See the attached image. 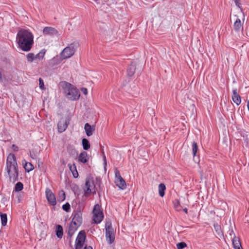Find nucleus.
<instances>
[{
    "label": "nucleus",
    "instance_id": "nucleus-46",
    "mask_svg": "<svg viewBox=\"0 0 249 249\" xmlns=\"http://www.w3.org/2000/svg\"><path fill=\"white\" fill-rule=\"evenodd\" d=\"M178 204H179V202L178 201L177 204H175V207H177Z\"/></svg>",
    "mask_w": 249,
    "mask_h": 249
},
{
    "label": "nucleus",
    "instance_id": "nucleus-8",
    "mask_svg": "<svg viewBox=\"0 0 249 249\" xmlns=\"http://www.w3.org/2000/svg\"><path fill=\"white\" fill-rule=\"evenodd\" d=\"M86 237V232L85 231H81L78 234L76 239L75 249H80L81 247H83Z\"/></svg>",
    "mask_w": 249,
    "mask_h": 249
},
{
    "label": "nucleus",
    "instance_id": "nucleus-5",
    "mask_svg": "<svg viewBox=\"0 0 249 249\" xmlns=\"http://www.w3.org/2000/svg\"><path fill=\"white\" fill-rule=\"evenodd\" d=\"M92 213L93 214V220L94 223L96 224L100 223L102 221L104 217L101 206L98 204L95 205Z\"/></svg>",
    "mask_w": 249,
    "mask_h": 249
},
{
    "label": "nucleus",
    "instance_id": "nucleus-10",
    "mask_svg": "<svg viewBox=\"0 0 249 249\" xmlns=\"http://www.w3.org/2000/svg\"><path fill=\"white\" fill-rule=\"evenodd\" d=\"M45 193L48 203L52 206H55L56 204V202L54 194L48 188L46 190Z\"/></svg>",
    "mask_w": 249,
    "mask_h": 249
},
{
    "label": "nucleus",
    "instance_id": "nucleus-24",
    "mask_svg": "<svg viewBox=\"0 0 249 249\" xmlns=\"http://www.w3.org/2000/svg\"><path fill=\"white\" fill-rule=\"evenodd\" d=\"M46 53V51L44 49L41 50L38 53L35 55L36 60L40 61L42 60L44 57Z\"/></svg>",
    "mask_w": 249,
    "mask_h": 249
},
{
    "label": "nucleus",
    "instance_id": "nucleus-1",
    "mask_svg": "<svg viewBox=\"0 0 249 249\" xmlns=\"http://www.w3.org/2000/svg\"><path fill=\"white\" fill-rule=\"evenodd\" d=\"M16 42L18 49L23 52H29L34 43V35L29 30L21 29L17 33Z\"/></svg>",
    "mask_w": 249,
    "mask_h": 249
},
{
    "label": "nucleus",
    "instance_id": "nucleus-7",
    "mask_svg": "<svg viewBox=\"0 0 249 249\" xmlns=\"http://www.w3.org/2000/svg\"><path fill=\"white\" fill-rule=\"evenodd\" d=\"M84 190L86 194L95 193V185L92 178H87Z\"/></svg>",
    "mask_w": 249,
    "mask_h": 249
},
{
    "label": "nucleus",
    "instance_id": "nucleus-32",
    "mask_svg": "<svg viewBox=\"0 0 249 249\" xmlns=\"http://www.w3.org/2000/svg\"><path fill=\"white\" fill-rule=\"evenodd\" d=\"M192 152L194 157L196 155V152L198 150V145L197 143L196 142H194L192 143Z\"/></svg>",
    "mask_w": 249,
    "mask_h": 249
},
{
    "label": "nucleus",
    "instance_id": "nucleus-18",
    "mask_svg": "<svg viewBox=\"0 0 249 249\" xmlns=\"http://www.w3.org/2000/svg\"><path fill=\"white\" fill-rule=\"evenodd\" d=\"M232 242L233 248L235 249H243L238 237L234 236V237L232 238Z\"/></svg>",
    "mask_w": 249,
    "mask_h": 249
},
{
    "label": "nucleus",
    "instance_id": "nucleus-12",
    "mask_svg": "<svg viewBox=\"0 0 249 249\" xmlns=\"http://www.w3.org/2000/svg\"><path fill=\"white\" fill-rule=\"evenodd\" d=\"M42 32L44 36H53L58 34L57 30L52 27H45L43 29Z\"/></svg>",
    "mask_w": 249,
    "mask_h": 249
},
{
    "label": "nucleus",
    "instance_id": "nucleus-33",
    "mask_svg": "<svg viewBox=\"0 0 249 249\" xmlns=\"http://www.w3.org/2000/svg\"><path fill=\"white\" fill-rule=\"evenodd\" d=\"M38 155V153L36 149H32L30 151V156L33 159H36Z\"/></svg>",
    "mask_w": 249,
    "mask_h": 249
},
{
    "label": "nucleus",
    "instance_id": "nucleus-21",
    "mask_svg": "<svg viewBox=\"0 0 249 249\" xmlns=\"http://www.w3.org/2000/svg\"><path fill=\"white\" fill-rule=\"evenodd\" d=\"M68 166L70 171L71 172L74 178H77L78 177V173L76 169V167L75 164H68Z\"/></svg>",
    "mask_w": 249,
    "mask_h": 249
},
{
    "label": "nucleus",
    "instance_id": "nucleus-2",
    "mask_svg": "<svg viewBox=\"0 0 249 249\" xmlns=\"http://www.w3.org/2000/svg\"><path fill=\"white\" fill-rule=\"evenodd\" d=\"M6 170L9 175V180L13 183L18 180V163L14 154L10 153L6 160Z\"/></svg>",
    "mask_w": 249,
    "mask_h": 249
},
{
    "label": "nucleus",
    "instance_id": "nucleus-36",
    "mask_svg": "<svg viewBox=\"0 0 249 249\" xmlns=\"http://www.w3.org/2000/svg\"><path fill=\"white\" fill-rule=\"evenodd\" d=\"M228 232L229 236L230 237L231 239L232 240L233 237H234V236H235V234L233 231V229H230Z\"/></svg>",
    "mask_w": 249,
    "mask_h": 249
},
{
    "label": "nucleus",
    "instance_id": "nucleus-14",
    "mask_svg": "<svg viewBox=\"0 0 249 249\" xmlns=\"http://www.w3.org/2000/svg\"><path fill=\"white\" fill-rule=\"evenodd\" d=\"M232 99L237 105H240L241 102V97L237 93L236 89L232 90Z\"/></svg>",
    "mask_w": 249,
    "mask_h": 249
},
{
    "label": "nucleus",
    "instance_id": "nucleus-9",
    "mask_svg": "<svg viewBox=\"0 0 249 249\" xmlns=\"http://www.w3.org/2000/svg\"><path fill=\"white\" fill-rule=\"evenodd\" d=\"M71 222L73 225L81 226L83 222L82 213L80 211H74L72 213Z\"/></svg>",
    "mask_w": 249,
    "mask_h": 249
},
{
    "label": "nucleus",
    "instance_id": "nucleus-15",
    "mask_svg": "<svg viewBox=\"0 0 249 249\" xmlns=\"http://www.w3.org/2000/svg\"><path fill=\"white\" fill-rule=\"evenodd\" d=\"M84 129L87 135L89 137L93 134V131L95 130V126H91L89 123H86L85 124Z\"/></svg>",
    "mask_w": 249,
    "mask_h": 249
},
{
    "label": "nucleus",
    "instance_id": "nucleus-22",
    "mask_svg": "<svg viewBox=\"0 0 249 249\" xmlns=\"http://www.w3.org/2000/svg\"><path fill=\"white\" fill-rule=\"evenodd\" d=\"M214 229L217 233V235L219 236V237H222L223 236V233L222 231L220 225H219L217 223H214L213 224Z\"/></svg>",
    "mask_w": 249,
    "mask_h": 249
},
{
    "label": "nucleus",
    "instance_id": "nucleus-44",
    "mask_svg": "<svg viewBox=\"0 0 249 249\" xmlns=\"http://www.w3.org/2000/svg\"><path fill=\"white\" fill-rule=\"evenodd\" d=\"M102 154L103 155L104 160L105 161H106V156H105V153H104V151L103 149H102Z\"/></svg>",
    "mask_w": 249,
    "mask_h": 249
},
{
    "label": "nucleus",
    "instance_id": "nucleus-28",
    "mask_svg": "<svg viewBox=\"0 0 249 249\" xmlns=\"http://www.w3.org/2000/svg\"><path fill=\"white\" fill-rule=\"evenodd\" d=\"M0 216L1 218V225L3 226H5L6 225L7 221V214L0 212Z\"/></svg>",
    "mask_w": 249,
    "mask_h": 249
},
{
    "label": "nucleus",
    "instance_id": "nucleus-42",
    "mask_svg": "<svg viewBox=\"0 0 249 249\" xmlns=\"http://www.w3.org/2000/svg\"><path fill=\"white\" fill-rule=\"evenodd\" d=\"M81 91L85 94L86 95L88 93V90L86 88H82L81 89Z\"/></svg>",
    "mask_w": 249,
    "mask_h": 249
},
{
    "label": "nucleus",
    "instance_id": "nucleus-17",
    "mask_svg": "<svg viewBox=\"0 0 249 249\" xmlns=\"http://www.w3.org/2000/svg\"><path fill=\"white\" fill-rule=\"evenodd\" d=\"M115 184L121 189H124L126 188V183L125 180L122 177H120V178L115 179Z\"/></svg>",
    "mask_w": 249,
    "mask_h": 249
},
{
    "label": "nucleus",
    "instance_id": "nucleus-30",
    "mask_svg": "<svg viewBox=\"0 0 249 249\" xmlns=\"http://www.w3.org/2000/svg\"><path fill=\"white\" fill-rule=\"evenodd\" d=\"M27 61L29 63H32L34 61L36 60L35 57V54L33 53H29L26 55Z\"/></svg>",
    "mask_w": 249,
    "mask_h": 249
},
{
    "label": "nucleus",
    "instance_id": "nucleus-19",
    "mask_svg": "<svg viewBox=\"0 0 249 249\" xmlns=\"http://www.w3.org/2000/svg\"><path fill=\"white\" fill-rule=\"evenodd\" d=\"M136 70V65L134 62H131L127 69V74L129 76H132Z\"/></svg>",
    "mask_w": 249,
    "mask_h": 249
},
{
    "label": "nucleus",
    "instance_id": "nucleus-35",
    "mask_svg": "<svg viewBox=\"0 0 249 249\" xmlns=\"http://www.w3.org/2000/svg\"><path fill=\"white\" fill-rule=\"evenodd\" d=\"M186 244L185 242H180L177 244L178 249H183L186 247Z\"/></svg>",
    "mask_w": 249,
    "mask_h": 249
},
{
    "label": "nucleus",
    "instance_id": "nucleus-40",
    "mask_svg": "<svg viewBox=\"0 0 249 249\" xmlns=\"http://www.w3.org/2000/svg\"><path fill=\"white\" fill-rule=\"evenodd\" d=\"M12 148L14 152H17L18 150V147L15 144H12Z\"/></svg>",
    "mask_w": 249,
    "mask_h": 249
},
{
    "label": "nucleus",
    "instance_id": "nucleus-13",
    "mask_svg": "<svg viewBox=\"0 0 249 249\" xmlns=\"http://www.w3.org/2000/svg\"><path fill=\"white\" fill-rule=\"evenodd\" d=\"M79 225H75L73 224L72 222H71L68 228V234L70 238H71L75 232L77 230L78 228L80 227Z\"/></svg>",
    "mask_w": 249,
    "mask_h": 249
},
{
    "label": "nucleus",
    "instance_id": "nucleus-29",
    "mask_svg": "<svg viewBox=\"0 0 249 249\" xmlns=\"http://www.w3.org/2000/svg\"><path fill=\"white\" fill-rule=\"evenodd\" d=\"M65 193L63 190H61L58 193V201L62 202L65 199Z\"/></svg>",
    "mask_w": 249,
    "mask_h": 249
},
{
    "label": "nucleus",
    "instance_id": "nucleus-34",
    "mask_svg": "<svg viewBox=\"0 0 249 249\" xmlns=\"http://www.w3.org/2000/svg\"><path fill=\"white\" fill-rule=\"evenodd\" d=\"M62 209L66 212H69L71 209V206L68 202H67L66 204L62 206Z\"/></svg>",
    "mask_w": 249,
    "mask_h": 249
},
{
    "label": "nucleus",
    "instance_id": "nucleus-41",
    "mask_svg": "<svg viewBox=\"0 0 249 249\" xmlns=\"http://www.w3.org/2000/svg\"><path fill=\"white\" fill-rule=\"evenodd\" d=\"M233 0L234 1L237 7H238L239 8H241L240 7L241 3H240V0Z\"/></svg>",
    "mask_w": 249,
    "mask_h": 249
},
{
    "label": "nucleus",
    "instance_id": "nucleus-39",
    "mask_svg": "<svg viewBox=\"0 0 249 249\" xmlns=\"http://www.w3.org/2000/svg\"><path fill=\"white\" fill-rule=\"evenodd\" d=\"M39 87L41 89H43L44 88V82L42 78H39Z\"/></svg>",
    "mask_w": 249,
    "mask_h": 249
},
{
    "label": "nucleus",
    "instance_id": "nucleus-4",
    "mask_svg": "<svg viewBox=\"0 0 249 249\" xmlns=\"http://www.w3.org/2000/svg\"><path fill=\"white\" fill-rule=\"evenodd\" d=\"M77 43H72L70 46L65 48L60 53L61 57L66 59L72 56L75 53L76 49L78 47Z\"/></svg>",
    "mask_w": 249,
    "mask_h": 249
},
{
    "label": "nucleus",
    "instance_id": "nucleus-31",
    "mask_svg": "<svg viewBox=\"0 0 249 249\" xmlns=\"http://www.w3.org/2000/svg\"><path fill=\"white\" fill-rule=\"evenodd\" d=\"M23 188V185L21 182H18L15 185L14 190L16 192H19Z\"/></svg>",
    "mask_w": 249,
    "mask_h": 249
},
{
    "label": "nucleus",
    "instance_id": "nucleus-11",
    "mask_svg": "<svg viewBox=\"0 0 249 249\" xmlns=\"http://www.w3.org/2000/svg\"><path fill=\"white\" fill-rule=\"evenodd\" d=\"M69 124V119L61 118L57 124L58 131L60 133L64 132L67 128Z\"/></svg>",
    "mask_w": 249,
    "mask_h": 249
},
{
    "label": "nucleus",
    "instance_id": "nucleus-27",
    "mask_svg": "<svg viewBox=\"0 0 249 249\" xmlns=\"http://www.w3.org/2000/svg\"><path fill=\"white\" fill-rule=\"evenodd\" d=\"M83 148L85 150H88L90 146L89 141L86 138H84L82 141Z\"/></svg>",
    "mask_w": 249,
    "mask_h": 249
},
{
    "label": "nucleus",
    "instance_id": "nucleus-16",
    "mask_svg": "<svg viewBox=\"0 0 249 249\" xmlns=\"http://www.w3.org/2000/svg\"><path fill=\"white\" fill-rule=\"evenodd\" d=\"M78 161L82 163H85L87 162L89 160V157L87 153L85 151L82 152L78 156Z\"/></svg>",
    "mask_w": 249,
    "mask_h": 249
},
{
    "label": "nucleus",
    "instance_id": "nucleus-45",
    "mask_svg": "<svg viewBox=\"0 0 249 249\" xmlns=\"http://www.w3.org/2000/svg\"><path fill=\"white\" fill-rule=\"evenodd\" d=\"M183 211L186 214L188 213V209L186 208H185L183 209Z\"/></svg>",
    "mask_w": 249,
    "mask_h": 249
},
{
    "label": "nucleus",
    "instance_id": "nucleus-37",
    "mask_svg": "<svg viewBox=\"0 0 249 249\" xmlns=\"http://www.w3.org/2000/svg\"><path fill=\"white\" fill-rule=\"evenodd\" d=\"M115 179H119L120 178V177H122L119 171L117 169H115Z\"/></svg>",
    "mask_w": 249,
    "mask_h": 249
},
{
    "label": "nucleus",
    "instance_id": "nucleus-25",
    "mask_svg": "<svg viewBox=\"0 0 249 249\" xmlns=\"http://www.w3.org/2000/svg\"><path fill=\"white\" fill-rule=\"evenodd\" d=\"M159 195L161 197L164 196L165 195V190L166 189V186L163 183H160L158 187Z\"/></svg>",
    "mask_w": 249,
    "mask_h": 249
},
{
    "label": "nucleus",
    "instance_id": "nucleus-38",
    "mask_svg": "<svg viewBox=\"0 0 249 249\" xmlns=\"http://www.w3.org/2000/svg\"><path fill=\"white\" fill-rule=\"evenodd\" d=\"M67 151L70 154L72 155L74 154V153L75 152V149L71 146H69L68 147Z\"/></svg>",
    "mask_w": 249,
    "mask_h": 249
},
{
    "label": "nucleus",
    "instance_id": "nucleus-43",
    "mask_svg": "<svg viewBox=\"0 0 249 249\" xmlns=\"http://www.w3.org/2000/svg\"><path fill=\"white\" fill-rule=\"evenodd\" d=\"M80 249H92V248L89 246H85L84 248L81 247Z\"/></svg>",
    "mask_w": 249,
    "mask_h": 249
},
{
    "label": "nucleus",
    "instance_id": "nucleus-26",
    "mask_svg": "<svg viewBox=\"0 0 249 249\" xmlns=\"http://www.w3.org/2000/svg\"><path fill=\"white\" fill-rule=\"evenodd\" d=\"M24 161L25 162V163L24 165V168L26 172H29L34 169V167L31 163L27 162L25 160H24L22 161L23 164H24Z\"/></svg>",
    "mask_w": 249,
    "mask_h": 249
},
{
    "label": "nucleus",
    "instance_id": "nucleus-20",
    "mask_svg": "<svg viewBox=\"0 0 249 249\" xmlns=\"http://www.w3.org/2000/svg\"><path fill=\"white\" fill-rule=\"evenodd\" d=\"M233 28L235 32H239L241 29H243V24L239 18H237L234 22L233 25Z\"/></svg>",
    "mask_w": 249,
    "mask_h": 249
},
{
    "label": "nucleus",
    "instance_id": "nucleus-6",
    "mask_svg": "<svg viewBox=\"0 0 249 249\" xmlns=\"http://www.w3.org/2000/svg\"><path fill=\"white\" fill-rule=\"evenodd\" d=\"M106 236L107 243L109 244H111L114 242L115 240V235L114 233V230L112 227L111 223L107 222L106 224Z\"/></svg>",
    "mask_w": 249,
    "mask_h": 249
},
{
    "label": "nucleus",
    "instance_id": "nucleus-3",
    "mask_svg": "<svg viewBox=\"0 0 249 249\" xmlns=\"http://www.w3.org/2000/svg\"><path fill=\"white\" fill-rule=\"evenodd\" d=\"M64 83L66 86L64 92L66 97L71 100H78L80 95L78 89L68 82H64Z\"/></svg>",
    "mask_w": 249,
    "mask_h": 249
},
{
    "label": "nucleus",
    "instance_id": "nucleus-23",
    "mask_svg": "<svg viewBox=\"0 0 249 249\" xmlns=\"http://www.w3.org/2000/svg\"><path fill=\"white\" fill-rule=\"evenodd\" d=\"M56 235L60 239L62 238L63 235V227L60 225H57L55 229Z\"/></svg>",
    "mask_w": 249,
    "mask_h": 249
}]
</instances>
